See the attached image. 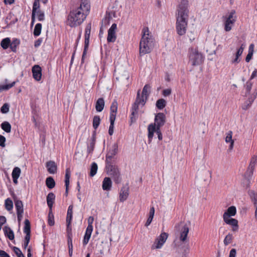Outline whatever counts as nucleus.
Returning a JSON list of instances; mask_svg holds the SVG:
<instances>
[{"label": "nucleus", "mask_w": 257, "mask_h": 257, "mask_svg": "<svg viewBox=\"0 0 257 257\" xmlns=\"http://www.w3.org/2000/svg\"><path fill=\"white\" fill-rule=\"evenodd\" d=\"M146 100L144 98H141L139 91L138 92L137 96L135 102L132 105L131 110L138 112L139 105L142 104L144 106L146 103Z\"/></svg>", "instance_id": "f3484780"}, {"label": "nucleus", "mask_w": 257, "mask_h": 257, "mask_svg": "<svg viewBox=\"0 0 257 257\" xmlns=\"http://www.w3.org/2000/svg\"><path fill=\"white\" fill-rule=\"evenodd\" d=\"M90 32H91V24H88L85 30V34H84V37H85V40H84V50L82 56V59H81V63L84 62V58L87 54V51L89 47V38H90Z\"/></svg>", "instance_id": "6e6552de"}, {"label": "nucleus", "mask_w": 257, "mask_h": 257, "mask_svg": "<svg viewBox=\"0 0 257 257\" xmlns=\"http://www.w3.org/2000/svg\"><path fill=\"white\" fill-rule=\"evenodd\" d=\"M9 111V105L8 103H5L1 108V111L3 113H6Z\"/></svg>", "instance_id": "6e6d98bb"}, {"label": "nucleus", "mask_w": 257, "mask_h": 257, "mask_svg": "<svg viewBox=\"0 0 257 257\" xmlns=\"http://www.w3.org/2000/svg\"><path fill=\"white\" fill-rule=\"evenodd\" d=\"M5 235L10 240L14 239V233L11 228L8 226H5L4 228Z\"/></svg>", "instance_id": "c85d7f7f"}, {"label": "nucleus", "mask_w": 257, "mask_h": 257, "mask_svg": "<svg viewBox=\"0 0 257 257\" xmlns=\"http://www.w3.org/2000/svg\"><path fill=\"white\" fill-rule=\"evenodd\" d=\"M117 29V25L116 24H113L108 31V35L107 37V41L108 43H113L115 41L116 39V30Z\"/></svg>", "instance_id": "ddd939ff"}, {"label": "nucleus", "mask_w": 257, "mask_h": 257, "mask_svg": "<svg viewBox=\"0 0 257 257\" xmlns=\"http://www.w3.org/2000/svg\"><path fill=\"white\" fill-rule=\"evenodd\" d=\"M232 131H230L227 133V136L225 138V142L226 143H230L232 141H234L232 139Z\"/></svg>", "instance_id": "4d7b16f0"}, {"label": "nucleus", "mask_w": 257, "mask_h": 257, "mask_svg": "<svg viewBox=\"0 0 257 257\" xmlns=\"http://www.w3.org/2000/svg\"><path fill=\"white\" fill-rule=\"evenodd\" d=\"M47 171L50 174H55L57 171V166L54 161H50L46 163Z\"/></svg>", "instance_id": "4be33fe9"}, {"label": "nucleus", "mask_w": 257, "mask_h": 257, "mask_svg": "<svg viewBox=\"0 0 257 257\" xmlns=\"http://www.w3.org/2000/svg\"><path fill=\"white\" fill-rule=\"evenodd\" d=\"M233 239V235L231 233H228L226 236H225L224 240L223 243L225 245H227L230 243H231L232 240Z\"/></svg>", "instance_id": "c03bdc74"}, {"label": "nucleus", "mask_w": 257, "mask_h": 257, "mask_svg": "<svg viewBox=\"0 0 257 257\" xmlns=\"http://www.w3.org/2000/svg\"><path fill=\"white\" fill-rule=\"evenodd\" d=\"M2 128L6 133H9L11 131V125L8 121L3 122L1 125Z\"/></svg>", "instance_id": "c9c22d12"}, {"label": "nucleus", "mask_w": 257, "mask_h": 257, "mask_svg": "<svg viewBox=\"0 0 257 257\" xmlns=\"http://www.w3.org/2000/svg\"><path fill=\"white\" fill-rule=\"evenodd\" d=\"M155 41L153 36L149 33V28L144 27L142 30V36L140 43V55L149 54L153 49Z\"/></svg>", "instance_id": "7ed1b4c3"}, {"label": "nucleus", "mask_w": 257, "mask_h": 257, "mask_svg": "<svg viewBox=\"0 0 257 257\" xmlns=\"http://www.w3.org/2000/svg\"><path fill=\"white\" fill-rule=\"evenodd\" d=\"M6 218L4 216H0V225L2 226L6 222Z\"/></svg>", "instance_id": "774afa93"}, {"label": "nucleus", "mask_w": 257, "mask_h": 257, "mask_svg": "<svg viewBox=\"0 0 257 257\" xmlns=\"http://www.w3.org/2000/svg\"><path fill=\"white\" fill-rule=\"evenodd\" d=\"M172 93V89L171 88L166 89L163 90L162 94L164 96H168L170 95Z\"/></svg>", "instance_id": "13d9d810"}, {"label": "nucleus", "mask_w": 257, "mask_h": 257, "mask_svg": "<svg viewBox=\"0 0 257 257\" xmlns=\"http://www.w3.org/2000/svg\"><path fill=\"white\" fill-rule=\"evenodd\" d=\"M112 186V182L110 178L105 177L102 182V189L103 190H109Z\"/></svg>", "instance_id": "b1692460"}, {"label": "nucleus", "mask_w": 257, "mask_h": 257, "mask_svg": "<svg viewBox=\"0 0 257 257\" xmlns=\"http://www.w3.org/2000/svg\"><path fill=\"white\" fill-rule=\"evenodd\" d=\"M252 55H253L252 51H249L248 53L245 58V61L246 62H248L250 60V59L252 56Z\"/></svg>", "instance_id": "e2e57ef3"}, {"label": "nucleus", "mask_w": 257, "mask_h": 257, "mask_svg": "<svg viewBox=\"0 0 257 257\" xmlns=\"http://www.w3.org/2000/svg\"><path fill=\"white\" fill-rule=\"evenodd\" d=\"M166 101L163 98L158 99L156 103V107L159 109H163L166 105Z\"/></svg>", "instance_id": "e433bc0d"}, {"label": "nucleus", "mask_w": 257, "mask_h": 257, "mask_svg": "<svg viewBox=\"0 0 257 257\" xmlns=\"http://www.w3.org/2000/svg\"><path fill=\"white\" fill-rule=\"evenodd\" d=\"M96 143V133L94 132L90 139L88 140L87 146V152L88 154H92L94 151Z\"/></svg>", "instance_id": "dca6fc26"}, {"label": "nucleus", "mask_w": 257, "mask_h": 257, "mask_svg": "<svg viewBox=\"0 0 257 257\" xmlns=\"http://www.w3.org/2000/svg\"><path fill=\"white\" fill-rule=\"evenodd\" d=\"M6 138L0 135V146L2 147H5Z\"/></svg>", "instance_id": "052dcab7"}, {"label": "nucleus", "mask_w": 257, "mask_h": 257, "mask_svg": "<svg viewBox=\"0 0 257 257\" xmlns=\"http://www.w3.org/2000/svg\"><path fill=\"white\" fill-rule=\"evenodd\" d=\"M20 41L19 39H13L12 42L11 41L10 48L14 52H16L17 47L20 45Z\"/></svg>", "instance_id": "7c9ffc66"}, {"label": "nucleus", "mask_w": 257, "mask_h": 257, "mask_svg": "<svg viewBox=\"0 0 257 257\" xmlns=\"http://www.w3.org/2000/svg\"><path fill=\"white\" fill-rule=\"evenodd\" d=\"M90 8L89 0H81L79 6L72 8L67 16V24L71 28L80 25L85 20Z\"/></svg>", "instance_id": "f257e3e1"}, {"label": "nucleus", "mask_w": 257, "mask_h": 257, "mask_svg": "<svg viewBox=\"0 0 257 257\" xmlns=\"http://www.w3.org/2000/svg\"><path fill=\"white\" fill-rule=\"evenodd\" d=\"M148 139L149 141L151 142L154 136V133H156L158 136V138L160 141L162 140L163 136L161 131V128H156L152 124H149L148 127Z\"/></svg>", "instance_id": "9b49d317"}, {"label": "nucleus", "mask_w": 257, "mask_h": 257, "mask_svg": "<svg viewBox=\"0 0 257 257\" xmlns=\"http://www.w3.org/2000/svg\"><path fill=\"white\" fill-rule=\"evenodd\" d=\"M113 163H106L105 169L107 174L111 176L116 184H119L121 182L120 172L118 167L113 164Z\"/></svg>", "instance_id": "39448f33"}, {"label": "nucleus", "mask_w": 257, "mask_h": 257, "mask_svg": "<svg viewBox=\"0 0 257 257\" xmlns=\"http://www.w3.org/2000/svg\"><path fill=\"white\" fill-rule=\"evenodd\" d=\"M24 232L26 233L25 237L24 243L23 246L24 249H26L30 240V234H31V225L30 222L27 219H25L24 221Z\"/></svg>", "instance_id": "1a4fd4ad"}, {"label": "nucleus", "mask_w": 257, "mask_h": 257, "mask_svg": "<svg viewBox=\"0 0 257 257\" xmlns=\"http://www.w3.org/2000/svg\"><path fill=\"white\" fill-rule=\"evenodd\" d=\"M188 7V0H181L178 7L176 29L177 33L179 36L184 35L186 33L189 17Z\"/></svg>", "instance_id": "f03ea898"}, {"label": "nucleus", "mask_w": 257, "mask_h": 257, "mask_svg": "<svg viewBox=\"0 0 257 257\" xmlns=\"http://www.w3.org/2000/svg\"><path fill=\"white\" fill-rule=\"evenodd\" d=\"M189 58L192 66L199 65L204 61L202 53L198 51L197 47H191L189 49Z\"/></svg>", "instance_id": "423d86ee"}, {"label": "nucleus", "mask_w": 257, "mask_h": 257, "mask_svg": "<svg viewBox=\"0 0 257 257\" xmlns=\"http://www.w3.org/2000/svg\"><path fill=\"white\" fill-rule=\"evenodd\" d=\"M118 145L117 144H114L112 148L110 150L106 155L105 163H113L112 161V158L117 154Z\"/></svg>", "instance_id": "2eb2a0df"}, {"label": "nucleus", "mask_w": 257, "mask_h": 257, "mask_svg": "<svg viewBox=\"0 0 257 257\" xmlns=\"http://www.w3.org/2000/svg\"><path fill=\"white\" fill-rule=\"evenodd\" d=\"M5 207L8 211H11L13 208V203L12 200L10 198H7L5 200Z\"/></svg>", "instance_id": "79ce46f5"}, {"label": "nucleus", "mask_w": 257, "mask_h": 257, "mask_svg": "<svg viewBox=\"0 0 257 257\" xmlns=\"http://www.w3.org/2000/svg\"><path fill=\"white\" fill-rule=\"evenodd\" d=\"M39 8H40L39 0H35L34 2L33 3L32 13L36 14V12L38 11L37 10L39 9Z\"/></svg>", "instance_id": "3c124183"}, {"label": "nucleus", "mask_w": 257, "mask_h": 257, "mask_svg": "<svg viewBox=\"0 0 257 257\" xmlns=\"http://www.w3.org/2000/svg\"><path fill=\"white\" fill-rule=\"evenodd\" d=\"M13 250L18 257H25L19 248L16 246H14Z\"/></svg>", "instance_id": "864d4df0"}, {"label": "nucleus", "mask_w": 257, "mask_h": 257, "mask_svg": "<svg viewBox=\"0 0 257 257\" xmlns=\"http://www.w3.org/2000/svg\"><path fill=\"white\" fill-rule=\"evenodd\" d=\"M14 201L17 212L24 211L22 201L18 199H15Z\"/></svg>", "instance_id": "72a5a7b5"}, {"label": "nucleus", "mask_w": 257, "mask_h": 257, "mask_svg": "<svg viewBox=\"0 0 257 257\" xmlns=\"http://www.w3.org/2000/svg\"><path fill=\"white\" fill-rule=\"evenodd\" d=\"M70 170L69 168H67L66 170L65 176V186L69 185V180L70 178Z\"/></svg>", "instance_id": "49530a36"}, {"label": "nucleus", "mask_w": 257, "mask_h": 257, "mask_svg": "<svg viewBox=\"0 0 257 257\" xmlns=\"http://www.w3.org/2000/svg\"><path fill=\"white\" fill-rule=\"evenodd\" d=\"M33 78L36 81H40L42 77V69L39 65H35L32 68Z\"/></svg>", "instance_id": "a211bd4d"}, {"label": "nucleus", "mask_w": 257, "mask_h": 257, "mask_svg": "<svg viewBox=\"0 0 257 257\" xmlns=\"http://www.w3.org/2000/svg\"><path fill=\"white\" fill-rule=\"evenodd\" d=\"M48 218V223L49 225L50 226L54 225L55 224V221H54V217L53 214L52 213V210L49 209Z\"/></svg>", "instance_id": "4c0bfd02"}, {"label": "nucleus", "mask_w": 257, "mask_h": 257, "mask_svg": "<svg viewBox=\"0 0 257 257\" xmlns=\"http://www.w3.org/2000/svg\"><path fill=\"white\" fill-rule=\"evenodd\" d=\"M189 231V228L187 225H184L181 228L180 232V240L185 242L187 240V235Z\"/></svg>", "instance_id": "412c9836"}, {"label": "nucleus", "mask_w": 257, "mask_h": 257, "mask_svg": "<svg viewBox=\"0 0 257 257\" xmlns=\"http://www.w3.org/2000/svg\"><path fill=\"white\" fill-rule=\"evenodd\" d=\"M117 112V102L116 100H114L110 106V113L109 119H115L116 115Z\"/></svg>", "instance_id": "6ab92c4d"}, {"label": "nucleus", "mask_w": 257, "mask_h": 257, "mask_svg": "<svg viewBox=\"0 0 257 257\" xmlns=\"http://www.w3.org/2000/svg\"><path fill=\"white\" fill-rule=\"evenodd\" d=\"M150 89L151 86L148 84H146L143 89L141 98H144L146 101L150 93Z\"/></svg>", "instance_id": "a878e982"}, {"label": "nucleus", "mask_w": 257, "mask_h": 257, "mask_svg": "<svg viewBox=\"0 0 257 257\" xmlns=\"http://www.w3.org/2000/svg\"><path fill=\"white\" fill-rule=\"evenodd\" d=\"M73 205H70L68 207L67 213L66 222H69V223L71 222L73 216Z\"/></svg>", "instance_id": "473e14b6"}, {"label": "nucleus", "mask_w": 257, "mask_h": 257, "mask_svg": "<svg viewBox=\"0 0 257 257\" xmlns=\"http://www.w3.org/2000/svg\"><path fill=\"white\" fill-rule=\"evenodd\" d=\"M104 100L103 98H99L96 101L95 104V109L97 112H101L103 110L104 107Z\"/></svg>", "instance_id": "bb28decb"}, {"label": "nucleus", "mask_w": 257, "mask_h": 257, "mask_svg": "<svg viewBox=\"0 0 257 257\" xmlns=\"http://www.w3.org/2000/svg\"><path fill=\"white\" fill-rule=\"evenodd\" d=\"M256 164L257 155H254L250 159V163L245 173V175H248L249 177L252 176Z\"/></svg>", "instance_id": "4468645a"}, {"label": "nucleus", "mask_w": 257, "mask_h": 257, "mask_svg": "<svg viewBox=\"0 0 257 257\" xmlns=\"http://www.w3.org/2000/svg\"><path fill=\"white\" fill-rule=\"evenodd\" d=\"M168 236V234L166 232L162 233L160 236L157 238L154 244L152 246V249L161 248L164 243L166 242Z\"/></svg>", "instance_id": "f8f14e48"}, {"label": "nucleus", "mask_w": 257, "mask_h": 257, "mask_svg": "<svg viewBox=\"0 0 257 257\" xmlns=\"http://www.w3.org/2000/svg\"><path fill=\"white\" fill-rule=\"evenodd\" d=\"M235 12L232 10L228 16L223 17L224 21V30L226 32L230 31L236 20V16L235 15Z\"/></svg>", "instance_id": "0eeeda50"}, {"label": "nucleus", "mask_w": 257, "mask_h": 257, "mask_svg": "<svg viewBox=\"0 0 257 257\" xmlns=\"http://www.w3.org/2000/svg\"><path fill=\"white\" fill-rule=\"evenodd\" d=\"M128 196V188L122 187L119 193V200L123 202L126 200Z\"/></svg>", "instance_id": "5701e85b"}, {"label": "nucleus", "mask_w": 257, "mask_h": 257, "mask_svg": "<svg viewBox=\"0 0 257 257\" xmlns=\"http://www.w3.org/2000/svg\"><path fill=\"white\" fill-rule=\"evenodd\" d=\"M248 194L253 203V205L255 208V217L257 220V194L255 193L254 190H249Z\"/></svg>", "instance_id": "aec40b11"}, {"label": "nucleus", "mask_w": 257, "mask_h": 257, "mask_svg": "<svg viewBox=\"0 0 257 257\" xmlns=\"http://www.w3.org/2000/svg\"><path fill=\"white\" fill-rule=\"evenodd\" d=\"M46 185L49 189L53 188L55 186V182L52 177L47 178L46 180Z\"/></svg>", "instance_id": "f704fd0d"}, {"label": "nucleus", "mask_w": 257, "mask_h": 257, "mask_svg": "<svg viewBox=\"0 0 257 257\" xmlns=\"http://www.w3.org/2000/svg\"><path fill=\"white\" fill-rule=\"evenodd\" d=\"M256 94L257 92H254L253 96H251L248 98V100L244 102V103L242 106L243 109L246 110L251 106L252 103L253 102L254 100L256 97Z\"/></svg>", "instance_id": "cd10ccee"}, {"label": "nucleus", "mask_w": 257, "mask_h": 257, "mask_svg": "<svg viewBox=\"0 0 257 257\" xmlns=\"http://www.w3.org/2000/svg\"><path fill=\"white\" fill-rule=\"evenodd\" d=\"M100 118L98 115H95L93 118V127L96 130L98 127L100 122Z\"/></svg>", "instance_id": "37998d69"}, {"label": "nucleus", "mask_w": 257, "mask_h": 257, "mask_svg": "<svg viewBox=\"0 0 257 257\" xmlns=\"http://www.w3.org/2000/svg\"><path fill=\"white\" fill-rule=\"evenodd\" d=\"M21 171L19 167H15L12 172V177L18 178L20 177Z\"/></svg>", "instance_id": "09e8293b"}, {"label": "nucleus", "mask_w": 257, "mask_h": 257, "mask_svg": "<svg viewBox=\"0 0 257 257\" xmlns=\"http://www.w3.org/2000/svg\"><path fill=\"white\" fill-rule=\"evenodd\" d=\"M97 165L96 163L93 162L91 165L90 176L91 177L94 176L97 173Z\"/></svg>", "instance_id": "a19ab883"}, {"label": "nucleus", "mask_w": 257, "mask_h": 257, "mask_svg": "<svg viewBox=\"0 0 257 257\" xmlns=\"http://www.w3.org/2000/svg\"><path fill=\"white\" fill-rule=\"evenodd\" d=\"M244 48V46L243 44H242L240 47L237 50L236 54H235V58L234 59H233L232 61V63H238L240 61L239 60H238V58L239 56L241 55L242 54L243 49Z\"/></svg>", "instance_id": "c756f323"}, {"label": "nucleus", "mask_w": 257, "mask_h": 257, "mask_svg": "<svg viewBox=\"0 0 257 257\" xmlns=\"http://www.w3.org/2000/svg\"><path fill=\"white\" fill-rule=\"evenodd\" d=\"M42 30V24L40 23H38L36 25L34 30V35L36 37L39 36Z\"/></svg>", "instance_id": "58836bf2"}, {"label": "nucleus", "mask_w": 257, "mask_h": 257, "mask_svg": "<svg viewBox=\"0 0 257 257\" xmlns=\"http://www.w3.org/2000/svg\"><path fill=\"white\" fill-rule=\"evenodd\" d=\"M42 42V38L38 39L35 42L34 46L35 47H39V46H40Z\"/></svg>", "instance_id": "338daca9"}, {"label": "nucleus", "mask_w": 257, "mask_h": 257, "mask_svg": "<svg viewBox=\"0 0 257 257\" xmlns=\"http://www.w3.org/2000/svg\"><path fill=\"white\" fill-rule=\"evenodd\" d=\"M55 199V195L53 193L50 192L48 194L47 196V202L50 210H52Z\"/></svg>", "instance_id": "393cba45"}, {"label": "nucleus", "mask_w": 257, "mask_h": 257, "mask_svg": "<svg viewBox=\"0 0 257 257\" xmlns=\"http://www.w3.org/2000/svg\"><path fill=\"white\" fill-rule=\"evenodd\" d=\"M115 120V119H112V118L109 119L110 124L109 127L108 134L110 136L112 135L113 133L114 124Z\"/></svg>", "instance_id": "603ef678"}, {"label": "nucleus", "mask_w": 257, "mask_h": 257, "mask_svg": "<svg viewBox=\"0 0 257 257\" xmlns=\"http://www.w3.org/2000/svg\"><path fill=\"white\" fill-rule=\"evenodd\" d=\"M11 39L10 38H6L3 39L1 42V47L5 50L10 47Z\"/></svg>", "instance_id": "2f4dec72"}, {"label": "nucleus", "mask_w": 257, "mask_h": 257, "mask_svg": "<svg viewBox=\"0 0 257 257\" xmlns=\"http://www.w3.org/2000/svg\"><path fill=\"white\" fill-rule=\"evenodd\" d=\"M66 223H67L66 230H67V235H69V233H72V228L71 226V222L69 223V222H66Z\"/></svg>", "instance_id": "680f3d73"}, {"label": "nucleus", "mask_w": 257, "mask_h": 257, "mask_svg": "<svg viewBox=\"0 0 257 257\" xmlns=\"http://www.w3.org/2000/svg\"><path fill=\"white\" fill-rule=\"evenodd\" d=\"M91 233L85 231L84 236L83 238V244L84 246L86 245L88 243V242L89 240V239L91 237Z\"/></svg>", "instance_id": "8fccbe9b"}, {"label": "nucleus", "mask_w": 257, "mask_h": 257, "mask_svg": "<svg viewBox=\"0 0 257 257\" xmlns=\"http://www.w3.org/2000/svg\"><path fill=\"white\" fill-rule=\"evenodd\" d=\"M252 176L249 177L248 175H245L247 180V184H246V188H248L250 187V180Z\"/></svg>", "instance_id": "0e129e2a"}, {"label": "nucleus", "mask_w": 257, "mask_h": 257, "mask_svg": "<svg viewBox=\"0 0 257 257\" xmlns=\"http://www.w3.org/2000/svg\"><path fill=\"white\" fill-rule=\"evenodd\" d=\"M236 213V209L235 206L229 207L223 215L224 221L227 224L232 226V230L234 232L237 231L238 230V221L234 218H230L231 216H233Z\"/></svg>", "instance_id": "20e7f679"}, {"label": "nucleus", "mask_w": 257, "mask_h": 257, "mask_svg": "<svg viewBox=\"0 0 257 257\" xmlns=\"http://www.w3.org/2000/svg\"><path fill=\"white\" fill-rule=\"evenodd\" d=\"M36 14L37 15L38 19L39 21H43L45 20V15L43 12L39 10L36 12Z\"/></svg>", "instance_id": "5fc2aeb1"}, {"label": "nucleus", "mask_w": 257, "mask_h": 257, "mask_svg": "<svg viewBox=\"0 0 257 257\" xmlns=\"http://www.w3.org/2000/svg\"><path fill=\"white\" fill-rule=\"evenodd\" d=\"M80 38V36H79V37L78 38V39H77L76 40V45H75V50L72 54V56L71 57V65L73 63V60H74V56H75V52H76V47L77 46V45H78V43L79 42V38Z\"/></svg>", "instance_id": "bf43d9fd"}, {"label": "nucleus", "mask_w": 257, "mask_h": 257, "mask_svg": "<svg viewBox=\"0 0 257 257\" xmlns=\"http://www.w3.org/2000/svg\"><path fill=\"white\" fill-rule=\"evenodd\" d=\"M252 86V83L251 82V80H249L246 82L245 84L244 85V87L246 89L245 95L250 93Z\"/></svg>", "instance_id": "de8ad7c7"}, {"label": "nucleus", "mask_w": 257, "mask_h": 257, "mask_svg": "<svg viewBox=\"0 0 257 257\" xmlns=\"http://www.w3.org/2000/svg\"><path fill=\"white\" fill-rule=\"evenodd\" d=\"M154 120V123H151V124L155 126L156 128H161L166 122V115L162 112H159L156 115Z\"/></svg>", "instance_id": "9d476101"}, {"label": "nucleus", "mask_w": 257, "mask_h": 257, "mask_svg": "<svg viewBox=\"0 0 257 257\" xmlns=\"http://www.w3.org/2000/svg\"><path fill=\"white\" fill-rule=\"evenodd\" d=\"M138 117V112L131 110V114L130 115V125L135 122Z\"/></svg>", "instance_id": "ea45409f"}, {"label": "nucleus", "mask_w": 257, "mask_h": 257, "mask_svg": "<svg viewBox=\"0 0 257 257\" xmlns=\"http://www.w3.org/2000/svg\"><path fill=\"white\" fill-rule=\"evenodd\" d=\"M236 253V249L235 248H232L230 251L229 257H235Z\"/></svg>", "instance_id": "69168bd1"}, {"label": "nucleus", "mask_w": 257, "mask_h": 257, "mask_svg": "<svg viewBox=\"0 0 257 257\" xmlns=\"http://www.w3.org/2000/svg\"><path fill=\"white\" fill-rule=\"evenodd\" d=\"M15 83L16 82L14 81L9 84L0 85V91L9 90L11 88L13 87L15 85Z\"/></svg>", "instance_id": "a18cd8bd"}]
</instances>
